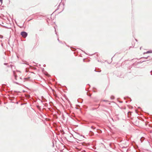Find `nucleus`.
I'll use <instances>...</instances> for the list:
<instances>
[{
    "label": "nucleus",
    "mask_w": 152,
    "mask_h": 152,
    "mask_svg": "<svg viewBox=\"0 0 152 152\" xmlns=\"http://www.w3.org/2000/svg\"><path fill=\"white\" fill-rule=\"evenodd\" d=\"M61 143V144L63 145V146H64V145L63 144V143Z\"/></svg>",
    "instance_id": "11"
},
{
    "label": "nucleus",
    "mask_w": 152,
    "mask_h": 152,
    "mask_svg": "<svg viewBox=\"0 0 152 152\" xmlns=\"http://www.w3.org/2000/svg\"><path fill=\"white\" fill-rule=\"evenodd\" d=\"M109 143V145L110 146L111 148H113L114 149V147H112V144H114V143Z\"/></svg>",
    "instance_id": "3"
},
{
    "label": "nucleus",
    "mask_w": 152,
    "mask_h": 152,
    "mask_svg": "<svg viewBox=\"0 0 152 152\" xmlns=\"http://www.w3.org/2000/svg\"><path fill=\"white\" fill-rule=\"evenodd\" d=\"M55 151H56V148H55Z\"/></svg>",
    "instance_id": "14"
},
{
    "label": "nucleus",
    "mask_w": 152,
    "mask_h": 152,
    "mask_svg": "<svg viewBox=\"0 0 152 152\" xmlns=\"http://www.w3.org/2000/svg\"><path fill=\"white\" fill-rule=\"evenodd\" d=\"M134 148H135V149H137V148H138V146L137 145H135L134 146Z\"/></svg>",
    "instance_id": "5"
},
{
    "label": "nucleus",
    "mask_w": 152,
    "mask_h": 152,
    "mask_svg": "<svg viewBox=\"0 0 152 152\" xmlns=\"http://www.w3.org/2000/svg\"><path fill=\"white\" fill-rule=\"evenodd\" d=\"M21 34L24 38L26 37L27 35V34L26 32L24 31L21 32Z\"/></svg>",
    "instance_id": "1"
},
{
    "label": "nucleus",
    "mask_w": 152,
    "mask_h": 152,
    "mask_svg": "<svg viewBox=\"0 0 152 152\" xmlns=\"http://www.w3.org/2000/svg\"><path fill=\"white\" fill-rule=\"evenodd\" d=\"M91 128L93 129H95V127H94L93 126H92L91 127Z\"/></svg>",
    "instance_id": "9"
},
{
    "label": "nucleus",
    "mask_w": 152,
    "mask_h": 152,
    "mask_svg": "<svg viewBox=\"0 0 152 152\" xmlns=\"http://www.w3.org/2000/svg\"><path fill=\"white\" fill-rule=\"evenodd\" d=\"M15 78L16 80H17V76L16 75L15 76Z\"/></svg>",
    "instance_id": "10"
},
{
    "label": "nucleus",
    "mask_w": 152,
    "mask_h": 152,
    "mask_svg": "<svg viewBox=\"0 0 152 152\" xmlns=\"http://www.w3.org/2000/svg\"><path fill=\"white\" fill-rule=\"evenodd\" d=\"M152 53V50L148 51L146 52V53Z\"/></svg>",
    "instance_id": "4"
},
{
    "label": "nucleus",
    "mask_w": 152,
    "mask_h": 152,
    "mask_svg": "<svg viewBox=\"0 0 152 152\" xmlns=\"http://www.w3.org/2000/svg\"><path fill=\"white\" fill-rule=\"evenodd\" d=\"M80 143L82 145H86V146H87L88 145H90V143Z\"/></svg>",
    "instance_id": "2"
},
{
    "label": "nucleus",
    "mask_w": 152,
    "mask_h": 152,
    "mask_svg": "<svg viewBox=\"0 0 152 152\" xmlns=\"http://www.w3.org/2000/svg\"><path fill=\"white\" fill-rule=\"evenodd\" d=\"M30 78V77H29L27 78H24L25 79H29Z\"/></svg>",
    "instance_id": "7"
},
{
    "label": "nucleus",
    "mask_w": 152,
    "mask_h": 152,
    "mask_svg": "<svg viewBox=\"0 0 152 152\" xmlns=\"http://www.w3.org/2000/svg\"><path fill=\"white\" fill-rule=\"evenodd\" d=\"M91 136L92 135H93V133H92V132H91Z\"/></svg>",
    "instance_id": "12"
},
{
    "label": "nucleus",
    "mask_w": 152,
    "mask_h": 152,
    "mask_svg": "<svg viewBox=\"0 0 152 152\" xmlns=\"http://www.w3.org/2000/svg\"><path fill=\"white\" fill-rule=\"evenodd\" d=\"M6 71H8V70L7 69L6 70Z\"/></svg>",
    "instance_id": "16"
},
{
    "label": "nucleus",
    "mask_w": 152,
    "mask_h": 152,
    "mask_svg": "<svg viewBox=\"0 0 152 152\" xmlns=\"http://www.w3.org/2000/svg\"><path fill=\"white\" fill-rule=\"evenodd\" d=\"M75 148H76V149H78V148L77 147H75Z\"/></svg>",
    "instance_id": "15"
},
{
    "label": "nucleus",
    "mask_w": 152,
    "mask_h": 152,
    "mask_svg": "<svg viewBox=\"0 0 152 152\" xmlns=\"http://www.w3.org/2000/svg\"><path fill=\"white\" fill-rule=\"evenodd\" d=\"M52 144H53V147H54V145H55L54 143H52Z\"/></svg>",
    "instance_id": "8"
},
{
    "label": "nucleus",
    "mask_w": 152,
    "mask_h": 152,
    "mask_svg": "<svg viewBox=\"0 0 152 152\" xmlns=\"http://www.w3.org/2000/svg\"><path fill=\"white\" fill-rule=\"evenodd\" d=\"M3 0H0V5H1L2 3Z\"/></svg>",
    "instance_id": "6"
},
{
    "label": "nucleus",
    "mask_w": 152,
    "mask_h": 152,
    "mask_svg": "<svg viewBox=\"0 0 152 152\" xmlns=\"http://www.w3.org/2000/svg\"><path fill=\"white\" fill-rule=\"evenodd\" d=\"M56 148L57 149H58V147H57L56 145Z\"/></svg>",
    "instance_id": "13"
}]
</instances>
